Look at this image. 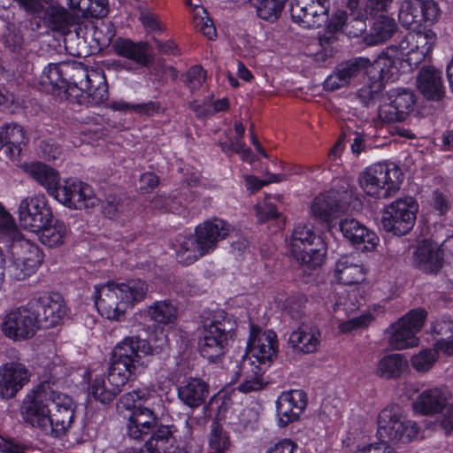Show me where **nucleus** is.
Instances as JSON below:
<instances>
[{
  "mask_svg": "<svg viewBox=\"0 0 453 453\" xmlns=\"http://www.w3.org/2000/svg\"><path fill=\"white\" fill-rule=\"evenodd\" d=\"M41 88L47 93L59 91L71 103L96 106L108 99L104 74L67 62L49 64L40 77Z\"/></svg>",
  "mask_w": 453,
  "mask_h": 453,
  "instance_id": "1",
  "label": "nucleus"
},
{
  "mask_svg": "<svg viewBox=\"0 0 453 453\" xmlns=\"http://www.w3.org/2000/svg\"><path fill=\"white\" fill-rule=\"evenodd\" d=\"M147 292V283L140 279L110 280L95 286V304L103 317L110 320L121 321L127 311L142 301Z\"/></svg>",
  "mask_w": 453,
  "mask_h": 453,
  "instance_id": "2",
  "label": "nucleus"
},
{
  "mask_svg": "<svg viewBox=\"0 0 453 453\" xmlns=\"http://www.w3.org/2000/svg\"><path fill=\"white\" fill-rule=\"evenodd\" d=\"M233 227L226 221L214 218L198 225L194 234L181 237L178 242V261L189 265L212 252L219 241L226 238Z\"/></svg>",
  "mask_w": 453,
  "mask_h": 453,
  "instance_id": "3",
  "label": "nucleus"
},
{
  "mask_svg": "<svg viewBox=\"0 0 453 453\" xmlns=\"http://www.w3.org/2000/svg\"><path fill=\"white\" fill-rule=\"evenodd\" d=\"M236 322L232 316L220 313L204 323L199 340V350L203 357L216 364L234 341Z\"/></svg>",
  "mask_w": 453,
  "mask_h": 453,
  "instance_id": "4",
  "label": "nucleus"
},
{
  "mask_svg": "<svg viewBox=\"0 0 453 453\" xmlns=\"http://www.w3.org/2000/svg\"><path fill=\"white\" fill-rule=\"evenodd\" d=\"M403 173L394 163L374 164L358 178L364 192L377 198H388L400 188Z\"/></svg>",
  "mask_w": 453,
  "mask_h": 453,
  "instance_id": "5",
  "label": "nucleus"
},
{
  "mask_svg": "<svg viewBox=\"0 0 453 453\" xmlns=\"http://www.w3.org/2000/svg\"><path fill=\"white\" fill-rule=\"evenodd\" d=\"M418 432V424L402 415L398 407L385 408L379 414L377 435L380 441L409 443Z\"/></svg>",
  "mask_w": 453,
  "mask_h": 453,
  "instance_id": "6",
  "label": "nucleus"
},
{
  "mask_svg": "<svg viewBox=\"0 0 453 453\" xmlns=\"http://www.w3.org/2000/svg\"><path fill=\"white\" fill-rule=\"evenodd\" d=\"M427 313L422 308L413 309L391 324L386 330L388 344L395 349L418 345L417 334L422 329Z\"/></svg>",
  "mask_w": 453,
  "mask_h": 453,
  "instance_id": "7",
  "label": "nucleus"
},
{
  "mask_svg": "<svg viewBox=\"0 0 453 453\" xmlns=\"http://www.w3.org/2000/svg\"><path fill=\"white\" fill-rule=\"evenodd\" d=\"M3 334L14 342L27 341L34 337L40 328L29 302L14 307L3 315L0 323Z\"/></svg>",
  "mask_w": 453,
  "mask_h": 453,
  "instance_id": "8",
  "label": "nucleus"
},
{
  "mask_svg": "<svg viewBox=\"0 0 453 453\" xmlns=\"http://www.w3.org/2000/svg\"><path fill=\"white\" fill-rule=\"evenodd\" d=\"M418 208V203L411 196L394 201L383 211L382 227L395 235L408 234L415 225Z\"/></svg>",
  "mask_w": 453,
  "mask_h": 453,
  "instance_id": "9",
  "label": "nucleus"
},
{
  "mask_svg": "<svg viewBox=\"0 0 453 453\" xmlns=\"http://www.w3.org/2000/svg\"><path fill=\"white\" fill-rule=\"evenodd\" d=\"M278 342L276 334L272 330H262L251 326L250 334L247 344V352L242 359V366L270 365L273 359L276 357Z\"/></svg>",
  "mask_w": 453,
  "mask_h": 453,
  "instance_id": "10",
  "label": "nucleus"
},
{
  "mask_svg": "<svg viewBox=\"0 0 453 453\" xmlns=\"http://www.w3.org/2000/svg\"><path fill=\"white\" fill-rule=\"evenodd\" d=\"M132 370H108L107 372L96 374L88 371L86 377L91 381L89 392L92 396L102 403H109L120 392L122 387L128 381Z\"/></svg>",
  "mask_w": 453,
  "mask_h": 453,
  "instance_id": "11",
  "label": "nucleus"
},
{
  "mask_svg": "<svg viewBox=\"0 0 453 453\" xmlns=\"http://www.w3.org/2000/svg\"><path fill=\"white\" fill-rule=\"evenodd\" d=\"M150 353L151 347L147 341L136 336L126 337L113 349L110 364L124 368L147 366Z\"/></svg>",
  "mask_w": 453,
  "mask_h": 453,
  "instance_id": "12",
  "label": "nucleus"
},
{
  "mask_svg": "<svg viewBox=\"0 0 453 453\" xmlns=\"http://www.w3.org/2000/svg\"><path fill=\"white\" fill-rule=\"evenodd\" d=\"M52 196L71 209H89L100 204V199L89 185L73 179L58 184Z\"/></svg>",
  "mask_w": 453,
  "mask_h": 453,
  "instance_id": "13",
  "label": "nucleus"
},
{
  "mask_svg": "<svg viewBox=\"0 0 453 453\" xmlns=\"http://www.w3.org/2000/svg\"><path fill=\"white\" fill-rule=\"evenodd\" d=\"M441 13L439 4L434 0H403L399 6L398 20L407 29L415 30L423 21L437 22Z\"/></svg>",
  "mask_w": 453,
  "mask_h": 453,
  "instance_id": "14",
  "label": "nucleus"
},
{
  "mask_svg": "<svg viewBox=\"0 0 453 453\" xmlns=\"http://www.w3.org/2000/svg\"><path fill=\"white\" fill-rule=\"evenodd\" d=\"M39 327L50 328L58 325L66 315L67 307L58 293H45L29 301Z\"/></svg>",
  "mask_w": 453,
  "mask_h": 453,
  "instance_id": "15",
  "label": "nucleus"
},
{
  "mask_svg": "<svg viewBox=\"0 0 453 453\" xmlns=\"http://www.w3.org/2000/svg\"><path fill=\"white\" fill-rule=\"evenodd\" d=\"M19 219L24 228L36 232L46 224L52 222L53 215L46 197L36 195L21 200L19 206Z\"/></svg>",
  "mask_w": 453,
  "mask_h": 453,
  "instance_id": "16",
  "label": "nucleus"
},
{
  "mask_svg": "<svg viewBox=\"0 0 453 453\" xmlns=\"http://www.w3.org/2000/svg\"><path fill=\"white\" fill-rule=\"evenodd\" d=\"M326 0H292L290 13L294 22L304 28H318L328 21Z\"/></svg>",
  "mask_w": 453,
  "mask_h": 453,
  "instance_id": "17",
  "label": "nucleus"
},
{
  "mask_svg": "<svg viewBox=\"0 0 453 453\" xmlns=\"http://www.w3.org/2000/svg\"><path fill=\"white\" fill-rule=\"evenodd\" d=\"M50 412L41 384H38L24 399L20 408L21 417L26 423L49 434Z\"/></svg>",
  "mask_w": 453,
  "mask_h": 453,
  "instance_id": "18",
  "label": "nucleus"
},
{
  "mask_svg": "<svg viewBox=\"0 0 453 453\" xmlns=\"http://www.w3.org/2000/svg\"><path fill=\"white\" fill-rule=\"evenodd\" d=\"M345 211V203L337 191H328L317 196L311 203L310 216L319 224L330 228L332 222Z\"/></svg>",
  "mask_w": 453,
  "mask_h": 453,
  "instance_id": "19",
  "label": "nucleus"
},
{
  "mask_svg": "<svg viewBox=\"0 0 453 453\" xmlns=\"http://www.w3.org/2000/svg\"><path fill=\"white\" fill-rule=\"evenodd\" d=\"M308 404L307 394L301 389L282 392L276 401L278 424L285 427L297 421Z\"/></svg>",
  "mask_w": 453,
  "mask_h": 453,
  "instance_id": "20",
  "label": "nucleus"
},
{
  "mask_svg": "<svg viewBox=\"0 0 453 453\" xmlns=\"http://www.w3.org/2000/svg\"><path fill=\"white\" fill-rule=\"evenodd\" d=\"M340 229L343 236L362 251L373 250L379 242L374 232L354 219L342 220Z\"/></svg>",
  "mask_w": 453,
  "mask_h": 453,
  "instance_id": "21",
  "label": "nucleus"
},
{
  "mask_svg": "<svg viewBox=\"0 0 453 453\" xmlns=\"http://www.w3.org/2000/svg\"><path fill=\"white\" fill-rule=\"evenodd\" d=\"M403 61L397 53V49L391 45L386 49L374 61L367 67V73L371 80L384 82L393 78L397 73V63Z\"/></svg>",
  "mask_w": 453,
  "mask_h": 453,
  "instance_id": "22",
  "label": "nucleus"
},
{
  "mask_svg": "<svg viewBox=\"0 0 453 453\" xmlns=\"http://www.w3.org/2000/svg\"><path fill=\"white\" fill-rule=\"evenodd\" d=\"M158 418L154 411L142 405H134L128 418L127 434L134 440H142L157 426Z\"/></svg>",
  "mask_w": 453,
  "mask_h": 453,
  "instance_id": "23",
  "label": "nucleus"
},
{
  "mask_svg": "<svg viewBox=\"0 0 453 453\" xmlns=\"http://www.w3.org/2000/svg\"><path fill=\"white\" fill-rule=\"evenodd\" d=\"M413 265L427 273H436L443 265L442 250L436 243L423 242L413 252Z\"/></svg>",
  "mask_w": 453,
  "mask_h": 453,
  "instance_id": "24",
  "label": "nucleus"
},
{
  "mask_svg": "<svg viewBox=\"0 0 453 453\" xmlns=\"http://www.w3.org/2000/svg\"><path fill=\"white\" fill-rule=\"evenodd\" d=\"M320 332L317 326L302 324L290 334L288 344L296 352L314 353L320 345Z\"/></svg>",
  "mask_w": 453,
  "mask_h": 453,
  "instance_id": "25",
  "label": "nucleus"
},
{
  "mask_svg": "<svg viewBox=\"0 0 453 453\" xmlns=\"http://www.w3.org/2000/svg\"><path fill=\"white\" fill-rule=\"evenodd\" d=\"M449 392L446 388H434L423 391L413 403L415 411L423 415H434L447 406Z\"/></svg>",
  "mask_w": 453,
  "mask_h": 453,
  "instance_id": "26",
  "label": "nucleus"
},
{
  "mask_svg": "<svg viewBox=\"0 0 453 453\" xmlns=\"http://www.w3.org/2000/svg\"><path fill=\"white\" fill-rule=\"evenodd\" d=\"M418 88L428 100L440 101L445 96L441 73L432 66L423 67L418 76Z\"/></svg>",
  "mask_w": 453,
  "mask_h": 453,
  "instance_id": "27",
  "label": "nucleus"
},
{
  "mask_svg": "<svg viewBox=\"0 0 453 453\" xmlns=\"http://www.w3.org/2000/svg\"><path fill=\"white\" fill-rule=\"evenodd\" d=\"M114 52L132 63L147 66L150 63L149 45L144 42H134L130 39L118 38L112 43Z\"/></svg>",
  "mask_w": 453,
  "mask_h": 453,
  "instance_id": "28",
  "label": "nucleus"
},
{
  "mask_svg": "<svg viewBox=\"0 0 453 453\" xmlns=\"http://www.w3.org/2000/svg\"><path fill=\"white\" fill-rule=\"evenodd\" d=\"M63 382L62 379L50 374L49 378L40 383L50 412L51 411H58V409L76 406L71 395L58 390V385Z\"/></svg>",
  "mask_w": 453,
  "mask_h": 453,
  "instance_id": "29",
  "label": "nucleus"
},
{
  "mask_svg": "<svg viewBox=\"0 0 453 453\" xmlns=\"http://www.w3.org/2000/svg\"><path fill=\"white\" fill-rule=\"evenodd\" d=\"M27 138L22 127L15 123H6L1 127V150L11 157L19 156Z\"/></svg>",
  "mask_w": 453,
  "mask_h": 453,
  "instance_id": "30",
  "label": "nucleus"
},
{
  "mask_svg": "<svg viewBox=\"0 0 453 453\" xmlns=\"http://www.w3.org/2000/svg\"><path fill=\"white\" fill-rule=\"evenodd\" d=\"M209 395L208 384L201 379L191 378L178 388L180 400L190 408L201 406Z\"/></svg>",
  "mask_w": 453,
  "mask_h": 453,
  "instance_id": "31",
  "label": "nucleus"
},
{
  "mask_svg": "<svg viewBox=\"0 0 453 453\" xmlns=\"http://www.w3.org/2000/svg\"><path fill=\"white\" fill-rule=\"evenodd\" d=\"M28 370H0V396L10 399L29 381Z\"/></svg>",
  "mask_w": 453,
  "mask_h": 453,
  "instance_id": "32",
  "label": "nucleus"
},
{
  "mask_svg": "<svg viewBox=\"0 0 453 453\" xmlns=\"http://www.w3.org/2000/svg\"><path fill=\"white\" fill-rule=\"evenodd\" d=\"M42 21L52 31L65 33L70 25L68 12L53 0H48L42 9Z\"/></svg>",
  "mask_w": 453,
  "mask_h": 453,
  "instance_id": "33",
  "label": "nucleus"
},
{
  "mask_svg": "<svg viewBox=\"0 0 453 453\" xmlns=\"http://www.w3.org/2000/svg\"><path fill=\"white\" fill-rule=\"evenodd\" d=\"M336 277L344 285H352L365 280V271L362 265L349 256L342 257L336 263Z\"/></svg>",
  "mask_w": 453,
  "mask_h": 453,
  "instance_id": "34",
  "label": "nucleus"
},
{
  "mask_svg": "<svg viewBox=\"0 0 453 453\" xmlns=\"http://www.w3.org/2000/svg\"><path fill=\"white\" fill-rule=\"evenodd\" d=\"M396 30L397 24L393 18L380 15L373 22L370 33L365 37V42L369 46L385 42L394 35Z\"/></svg>",
  "mask_w": 453,
  "mask_h": 453,
  "instance_id": "35",
  "label": "nucleus"
},
{
  "mask_svg": "<svg viewBox=\"0 0 453 453\" xmlns=\"http://www.w3.org/2000/svg\"><path fill=\"white\" fill-rule=\"evenodd\" d=\"M27 172L52 196L59 184V174L55 169L41 162H35L27 166Z\"/></svg>",
  "mask_w": 453,
  "mask_h": 453,
  "instance_id": "36",
  "label": "nucleus"
},
{
  "mask_svg": "<svg viewBox=\"0 0 453 453\" xmlns=\"http://www.w3.org/2000/svg\"><path fill=\"white\" fill-rule=\"evenodd\" d=\"M6 242H11L16 251L17 257H21L26 260L30 265L38 268L43 260V255L40 248L30 242L24 239L19 232V237L15 240H4Z\"/></svg>",
  "mask_w": 453,
  "mask_h": 453,
  "instance_id": "37",
  "label": "nucleus"
},
{
  "mask_svg": "<svg viewBox=\"0 0 453 453\" xmlns=\"http://www.w3.org/2000/svg\"><path fill=\"white\" fill-rule=\"evenodd\" d=\"M76 406L64 408L58 411L50 412V428L49 434L54 437H61L71 428L75 414Z\"/></svg>",
  "mask_w": 453,
  "mask_h": 453,
  "instance_id": "38",
  "label": "nucleus"
},
{
  "mask_svg": "<svg viewBox=\"0 0 453 453\" xmlns=\"http://www.w3.org/2000/svg\"><path fill=\"white\" fill-rule=\"evenodd\" d=\"M236 374L239 378H242V382L236 389L244 394L262 390L270 382L269 378L265 376L262 370H246L245 372L241 370Z\"/></svg>",
  "mask_w": 453,
  "mask_h": 453,
  "instance_id": "39",
  "label": "nucleus"
},
{
  "mask_svg": "<svg viewBox=\"0 0 453 453\" xmlns=\"http://www.w3.org/2000/svg\"><path fill=\"white\" fill-rule=\"evenodd\" d=\"M147 314L157 324L170 325L176 321L178 309L171 301H157L149 306Z\"/></svg>",
  "mask_w": 453,
  "mask_h": 453,
  "instance_id": "40",
  "label": "nucleus"
},
{
  "mask_svg": "<svg viewBox=\"0 0 453 453\" xmlns=\"http://www.w3.org/2000/svg\"><path fill=\"white\" fill-rule=\"evenodd\" d=\"M317 235L315 234L312 226L305 223H298L293 229L289 244L291 252L294 255L300 252L303 248L313 246Z\"/></svg>",
  "mask_w": 453,
  "mask_h": 453,
  "instance_id": "41",
  "label": "nucleus"
},
{
  "mask_svg": "<svg viewBox=\"0 0 453 453\" xmlns=\"http://www.w3.org/2000/svg\"><path fill=\"white\" fill-rule=\"evenodd\" d=\"M40 230V241L50 248L62 245L67 235L66 226L58 220H56L54 224H51V222L46 224Z\"/></svg>",
  "mask_w": 453,
  "mask_h": 453,
  "instance_id": "42",
  "label": "nucleus"
},
{
  "mask_svg": "<svg viewBox=\"0 0 453 453\" xmlns=\"http://www.w3.org/2000/svg\"><path fill=\"white\" fill-rule=\"evenodd\" d=\"M405 119L413 111L415 105V96L411 90L406 88H394L385 95Z\"/></svg>",
  "mask_w": 453,
  "mask_h": 453,
  "instance_id": "43",
  "label": "nucleus"
},
{
  "mask_svg": "<svg viewBox=\"0 0 453 453\" xmlns=\"http://www.w3.org/2000/svg\"><path fill=\"white\" fill-rule=\"evenodd\" d=\"M174 438L171 426L165 425H157L152 430L150 439L146 441L145 446L152 451L161 453L165 451L167 444H171Z\"/></svg>",
  "mask_w": 453,
  "mask_h": 453,
  "instance_id": "44",
  "label": "nucleus"
},
{
  "mask_svg": "<svg viewBox=\"0 0 453 453\" xmlns=\"http://www.w3.org/2000/svg\"><path fill=\"white\" fill-rule=\"evenodd\" d=\"M434 331L440 335L437 348L447 355H453V321L444 319L434 326Z\"/></svg>",
  "mask_w": 453,
  "mask_h": 453,
  "instance_id": "45",
  "label": "nucleus"
},
{
  "mask_svg": "<svg viewBox=\"0 0 453 453\" xmlns=\"http://www.w3.org/2000/svg\"><path fill=\"white\" fill-rule=\"evenodd\" d=\"M397 49V53L403 61H406L410 66H417L426 55L421 53V49L416 43H407V35L398 44H393Z\"/></svg>",
  "mask_w": 453,
  "mask_h": 453,
  "instance_id": "46",
  "label": "nucleus"
},
{
  "mask_svg": "<svg viewBox=\"0 0 453 453\" xmlns=\"http://www.w3.org/2000/svg\"><path fill=\"white\" fill-rule=\"evenodd\" d=\"M209 445L211 453H227L231 448L229 438L218 421H213L211 425Z\"/></svg>",
  "mask_w": 453,
  "mask_h": 453,
  "instance_id": "47",
  "label": "nucleus"
},
{
  "mask_svg": "<svg viewBox=\"0 0 453 453\" xmlns=\"http://www.w3.org/2000/svg\"><path fill=\"white\" fill-rule=\"evenodd\" d=\"M338 300L334 305V312L338 320H342V314L349 316L352 312L358 310L359 303L357 301V295L356 292H346L345 290L340 293Z\"/></svg>",
  "mask_w": 453,
  "mask_h": 453,
  "instance_id": "48",
  "label": "nucleus"
},
{
  "mask_svg": "<svg viewBox=\"0 0 453 453\" xmlns=\"http://www.w3.org/2000/svg\"><path fill=\"white\" fill-rule=\"evenodd\" d=\"M193 22L196 29H198L209 40H213L216 35V28L211 19L209 17L207 11L196 5L193 9Z\"/></svg>",
  "mask_w": 453,
  "mask_h": 453,
  "instance_id": "49",
  "label": "nucleus"
},
{
  "mask_svg": "<svg viewBox=\"0 0 453 453\" xmlns=\"http://www.w3.org/2000/svg\"><path fill=\"white\" fill-rule=\"evenodd\" d=\"M287 0H256L257 12L259 18L271 22L280 15Z\"/></svg>",
  "mask_w": 453,
  "mask_h": 453,
  "instance_id": "50",
  "label": "nucleus"
},
{
  "mask_svg": "<svg viewBox=\"0 0 453 453\" xmlns=\"http://www.w3.org/2000/svg\"><path fill=\"white\" fill-rule=\"evenodd\" d=\"M314 245L316 247L303 248L300 252L295 253L294 256L297 260L310 267L319 266L324 260L325 248L322 242L315 243Z\"/></svg>",
  "mask_w": 453,
  "mask_h": 453,
  "instance_id": "51",
  "label": "nucleus"
},
{
  "mask_svg": "<svg viewBox=\"0 0 453 453\" xmlns=\"http://www.w3.org/2000/svg\"><path fill=\"white\" fill-rule=\"evenodd\" d=\"M437 40L436 34L431 29H425L407 35V43H416L421 49V53L427 56L433 50Z\"/></svg>",
  "mask_w": 453,
  "mask_h": 453,
  "instance_id": "52",
  "label": "nucleus"
},
{
  "mask_svg": "<svg viewBox=\"0 0 453 453\" xmlns=\"http://www.w3.org/2000/svg\"><path fill=\"white\" fill-rule=\"evenodd\" d=\"M369 64L370 60L366 58H357L342 64L338 70L343 79V82L348 84L351 79L355 78L363 70L367 69Z\"/></svg>",
  "mask_w": 453,
  "mask_h": 453,
  "instance_id": "53",
  "label": "nucleus"
},
{
  "mask_svg": "<svg viewBox=\"0 0 453 453\" xmlns=\"http://www.w3.org/2000/svg\"><path fill=\"white\" fill-rule=\"evenodd\" d=\"M69 6L72 10L77 12L76 14L81 13V15H86L88 13L93 14V12H96L94 5H100L101 9L98 11L96 15L104 16L107 13L106 9V0H68Z\"/></svg>",
  "mask_w": 453,
  "mask_h": 453,
  "instance_id": "54",
  "label": "nucleus"
},
{
  "mask_svg": "<svg viewBox=\"0 0 453 453\" xmlns=\"http://www.w3.org/2000/svg\"><path fill=\"white\" fill-rule=\"evenodd\" d=\"M379 118L384 122L403 121L404 119L396 109L395 105L384 95L378 110Z\"/></svg>",
  "mask_w": 453,
  "mask_h": 453,
  "instance_id": "55",
  "label": "nucleus"
},
{
  "mask_svg": "<svg viewBox=\"0 0 453 453\" xmlns=\"http://www.w3.org/2000/svg\"><path fill=\"white\" fill-rule=\"evenodd\" d=\"M3 42L11 51H19L23 44V36L16 27L15 24L8 23L6 32L3 35Z\"/></svg>",
  "mask_w": 453,
  "mask_h": 453,
  "instance_id": "56",
  "label": "nucleus"
},
{
  "mask_svg": "<svg viewBox=\"0 0 453 453\" xmlns=\"http://www.w3.org/2000/svg\"><path fill=\"white\" fill-rule=\"evenodd\" d=\"M206 79V72L200 65L192 66L185 74L182 75L183 82L194 91L199 88Z\"/></svg>",
  "mask_w": 453,
  "mask_h": 453,
  "instance_id": "57",
  "label": "nucleus"
},
{
  "mask_svg": "<svg viewBox=\"0 0 453 453\" xmlns=\"http://www.w3.org/2000/svg\"><path fill=\"white\" fill-rule=\"evenodd\" d=\"M37 268L30 265L21 257H16L8 267V272L12 277L18 280H22L33 274Z\"/></svg>",
  "mask_w": 453,
  "mask_h": 453,
  "instance_id": "58",
  "label": "nucleus"
},
{
  "mask_svg": "<svg viewBox=\"0 0 453 453\" xmlns=\"http://www.w3.org/2000/svg\"><path fill=\"white\" fill-rule=\"evenodd\" d=\"M111 108L116 111L132 110L135 112L144 114L147 116L152 115L154 112H157L159 109L158 105L151 101L145 104H127L123 102H116L111 104Z\"/></svg>",
  "mask_w": 453,
  "mask_h": 453,
  "instance_id": "59",
  "label": "nucleus"
},
{
  "mask_svg": "<svg viewBox=\"0 0 453 453\" xmlns=\"http://www.w3.org/2000/svg\"><path fill=\"white\" fill-rule=\"evenodd\" d=\"M372 84L370 86H364L357 92V97L360 102L368 106L372 101L374 100L376 96L382 90L383 85L380 81L371 80Z\"/></svg>",
  "mask_w": 453,
  "mask_h": 453,
  "instance_id": "60",
  "label": "nucleus"
},
{
  "mask_svg": "<svg viewBox=\"0 0 453 453\" xmlns=\"http://www.w3.org/2000/svg\"><path fill=\"white\" fill-rule=\"evenodd\" d=\"M438 357V352L435 349H423L418 355L411 357L414 368H425L434 365Z\"/></svg>",
  "mask_w": 453,
  "mask_h": 453,
  "instance_id": "61",
  "label": "nucleus"
},
{
  "mask_svg": "<svg viewBox=\"0 0 453 453\" xmlns=\"http://www.w3.org/2000/svg\"><path fill=\"white\" fill-rule=\"evenodd\" d=\"M407 366L408 359L400 353L388 354L379 362V368H404Z\"/></svg>",
  "mask_w": 453,
  "mask_h": 453,
  "instance_id": "62",
  "label": "nucleus"
},
{
  "mask_svg": "<svg viewBox=\"0 0 453 453\" xmlns=\"http://www.w3.org/2000/svg\"><path fill=\"white\" fill-rule=\"evenodd\" d=\"M371 315H361L358 317H355L348 319L347 321H342L339 328L342 333H348L354 329H357L363 326H366L372 321Z\"/></svg>",
  "mask_w": 453,
  "mask_h": 453,
  "instance_id": "63",
  "label": "nucleus"
},
{
  "mask_svg": "<svg viewBox=\"0 0 453 453\" xmlns=\"http://www.w3.org/2000/svg\"><path fill=\"white\" fill-rule=\"evenodd\" d=\"M27 447L9 437L0 436V452L2 453H25Z\"/></svg>",
  "mask_w": 453,
  "mask_h": 453,
  "instance_id": "64",
  "label": "nucleus"
}]
</instances>
